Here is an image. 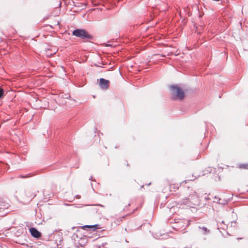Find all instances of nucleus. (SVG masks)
Instances as JSON below:
<instances>
[{
  "label": "nucleus",
  "mask_w": 248,
  "mask_h": 248,
  "mask_svg": "<svg viewBox=\"0 0 248 248\" xmlns=\"http://www.w3.org/2000/svg\"><path fill=\"white\" fill-rule=\"evenodd\" d=\"M72 35L88 41L93 39V36L84 29H76L73 31Z\"/></svg>",
  "instance_id": "nucleus-1"
},
{
  "label": "nucleus",
  "mask_w": 248,
  "mask_h": 248,
  "mask_svg": "<svg viewBox=\"0 0 248 248\" xmlns=\"http://www.w3.org/2000/svg\"><path fill=\"white\" fill-rule=\"evenodd\" d=\"M9 206L7 200L0 197V217H3L10 212Z\"/></svg>",
  "instance_id": "nucleus-2"
},
{
  "label": "nucleus",
  "mask_w": 248,
  "mask_h": 248,
  "mask_svg": "<svg viewBox=\"0 0 248 248\" xmlns=\"http://www.w3.org/2000/svg\"><path fill=\"white\" fill-rule=\"evenodd\" d=\"M172 94L175 95L176 97L180 100L183 99L184 97V93L183 90L177 85H172L170 87Z\"/></svg>",
  "instance_id": "nucleus-3"
},
{
  "label": "nucleus",
  "mask_w": 248,
  "mask_h": 248,
  "mask_svg": "<svg viewBox=\"0 0 248 248\" xmlns=\"http://www.w3.org/2000/svg\"><path fill=\"white\" fill-rule=\"evenodd\" d=\"M110 82L108 80L101 78L99 79V86L101 89L103 90H107L109 88Z\"/></svg>",
  "instance_id": "nucleus-4"
},
{
  "label": "nucleus",
  "mask_w": 248,
  "mask_h": 248,
  "mask_svg": "<svg viewBox=\"0 0 248 248\" xmlns=\"http://www.w3.org/2000/svg\"><path fill=\"white\" fill-rule=\"evenodd\" d=\"M30 232L31 235L34 238H38L41 236V233L36 228H31L30 229Z\"/></svg>",
  "instance_id": "nucleus-5"
},
{
  "label": "nucleus",
  "mask_w": 248,
  "mask_h": 248,
  "mask_svg": "<svg viewBox=\"0 0 248 248\" xmlns=\"http://www.w3.org/2000/svg\"><path fill=\"white\" fill-rule=\"evenodd\" d=\"M199 229L200 230L201 233L203 235H206L208 233H209L210 232V230H208L206 227H204V226L203 227L199 226Z\"/></svg>",
  "instance_id": "nucleus-6"
},
{
  "label": "nucleus",
  "mask_w": 248,
  "mask_h": 248,
  "mask_svg": "<svg viewBox=\"0 0 248 248\" xmlns=\"http://www.w3.org/2000/svg\"><path fill=\"white\" fill-rule=\"evenodd\" d=\"M218 229H221L223 230H225L227 228V226L225 224L224 221H222L221 222H217Z\"/></svg>",
  "instance_id": "nucleus-7"
},
{
  "label": "nucleus",
  "mask_w": 248,
  "mask_h": 248,
  "mask_svg": "<svg viewBox=\"0 0 248 248\" xmlns=\"http://www.w3.org/2000/svg\"><path fill=\"white\" fill-rule=\"evenodd\" d=\"M32 175L31 174H27L26 175H18L17 177L20 178H27L31 177Z\"/></svg>",
  "instance_id": "nucleus-8"
},
{
  "label": "nucleus",
  "mask_w": 248,
  "mask_h": 248,
  "mask_svg": "<svg viewBox=\"0 0 248 248\" xmlns=\"http://www.w3.org/2000/svg\"><path fill=\"white\" fill-rule=\"evenodd\" d=\"M190 202V201H189V199L186 198V199H185L183 200V203L185 205H187L188 206H190L191 205L189 204Z\"/></svg>",
  "instance_id": "nucleus-9"
},
{
  "label": "nucleus",
  "mask_w": 248,
  "mask_h": 248,
  "mask_svg": "<svg viewBox=\"0 0 248 248\" xmlns=\"http://www.w3.org/2000/svg\"><path fill=\"white\" fill-rule=\"evenodd\" d=\"M96 226H97V225H84V226H82V228L83 229H86V228H93V227H94Z\"/></svg>",
  "instance_id": "nucleus-10"
},
{
  "label": "nucleus",
  "mask_w": 248,
  "mask_h": 248,
  "mask_svg": "<svg viewBox=\"0 0 248 248\" xmlns=\"http://www.w3.org/2000/svg\"><path fill=\"white\" fill-rule=\"evenodd\" d=\"M240 168L248 169V164H241Z\"/></svg>",
  "instance_id": "nucleus-11"
},
{
  "label": "nucleus",
  "mask_w": 248,
  "mask_h": 248,
  "mask_svg": "<svg viewBox=\"0 0 248 248\" xmlns=\"http://www.w3.org/2000/svg\"><path fill=\"white\" fill-rule=\"evenodd\" d=\"M4 91L3 90L0 88V98H1L3 96Z\"/></svg>",
  "instance_id": "nucleus-12"
},
{
  "label": "nucleus",
  "mask_w": 248,
  "mask_h": 248,
  "mask_svg": "<svg viewBox=\"0 0 248 248\" xmlns=\"http://www.w3.org/2000/svg\"><path fill=\"white\" fill-rule=\"evenodd\" d=\"M242 239V238H239V237L237 238V240H240V239Z\"/></svg>",
  "instance_id": "nucleus-13"
},
{
  "label": "nucleus",
  "mask_w": 248,
  "mask_h": 248,
  "mask_svg": "<svg viewBox=\"0 0 248 248\" xmlns=\"http://www.w3.org/2000/svg\"><path fill=\"white\" fill-rule=\"evenodd\" d=\"M96 205H97V206H98V205H99V206H102L101 205H100V204H97Z\"/></svg>",
  "instance_id": "nucleus-14"
},
{
  "label": "nucleus",
  "mask_w": 248,
  "mask_h": 248,
  "mask_svg": "<svg viewBox=\"0 0 248 248\" xmlns=\"http://www.w3.org/2000/svg\"><path fill=\"white\" fill-rule=\"evenodd\" d=\"M191 198H192V196H191ZM189 199V200H191V198H190V199Z\"/></svg>",
  "instance_id": "nucleus-15"
}]
</instances>
